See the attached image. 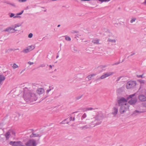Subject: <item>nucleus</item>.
Returning a JSON list of instances; mask_svg holds the SVG:
<instances>
[{
  "label": "nucleus",
  "mask_w": 146,
  "mask_h": 146,
  "mask_svg": "<svg viewBox=\"0 0 146 146\" xmlns=\"http://www.w3.org/2000/svg\"><path fill=\"white\" fill-rule=\"evenodd\" d=\"M137 83L136 81H130L127 82L126 88L127 89H130L134 88L136 85Z\"/></svg>",
  "instance_id": "nucleus-6"
},
{
  "label": "nucleus",
  "mask_w": 146,
  "mask_h": 146,
  "mask_svg": "<svg viewBox=\"0 0 146 146\" xmlns=\"http://www.w3.org/2000/svg\"><path fill=\"white\" fill-rule=\"evenodd\" d=\"M127 100L123 97L121 98L117 101L119 106H120L119 112L121 114L124 113L129 109V106L127 103Z\"/></svg>",
  "instance_id": "nucleus-2"
},
{
  "label": "nucleus",
  "mask_w": 146,
  "mask_h": 146,
  "mask_svg": "<svg viewBox=\"0 0 146 146\" xmlns=\"http://www.w3.org/2000/svg\"><path fill=\"white\" fill-rule=\"evenodd\" d=\"M10 14V17H13L14 18V17L15 16V14L13 13H11Z\"/></svg>",
  "instance_id": "nucleus-31"
},
{
  "label": "nucleus",
  "mask_w": 146,
  "mask_h": 146,
  "mask_svg": "<svg viewBox=\"0 0 146 146\" xmlns=\"http://www.w3.org/2000/svg\"><path fill=\"white\" fill-rule=\"evenodd\" d=\"M108 41L112 43H115L116 42V40L115 39H111L109 38L108 40Z\"/></svg>",
  "instance_id": "nucleus-25"
},
{
  "label": "nucleus",
  "mask_w": 146,
  "mask_h": 146,
  "mask_svg": "<svg viewBox=\"0 0 146 146\" xmlns=\"http://www.w3.org/2000/svg\"><path fill=\"white\" fill-rule=\"evenodd\" d=\"M83 95H82L80 96H77L75 98V100H78L80 99L82 97Z\"/></svg>",
  "instance_id": "nucleus-24"
},
{
  "label": "nucleus",
  "mask_w": 146,
  "mask_h": 146,
  "mask_svg": "<svg viewBox=\"0 0 146 146\" xmlns=\"http://www.w3.org/2000/svg\"><path fill=\"white\" fill-rule=\"evenodd\" d=\"M28 63L29 64V65H31L33 64H34V63L33 62H31L29 61L28 62Z\"/></svg>",
  "instance_id": "nucleus-40"
},
{
  "label": "nucleus",
  "mask_w": 146,
  "mask_h": 146,
  "mask_svg": "<svg viewBox=\"0 0 146 146\" xmlns=\"http://www.w3.org/2000/svg\"><path fill=\"white\" fill-rule=\"evenodd\" d=\"M18 67V65H17L16 64L14 63L13 66V69H15Z\"/></svg>",
  "instance_id": "nucleus-28"
},
{
  "label": "nucleus",
  "mask_w": 146,
  "mask_h": 146,
  "mask_svg": "<svg viewBox=\"0 0 146 146\" xmlns=\"http://www.w3.org/2000/svg\"><path fill=\"white\" fill-rule=\"evenodd\" d=\"M66 119H65V120H63L60 123L62 124H64L65 123H65V121L66 120Z\"/></svg>",
  "instance_id": "nucleus-39"
},
{
  "label": "nucleus",
  "mask_w": 146,
  "mask_h": 146,
  "mask_svg": "<svg viewBox=\"0 0 146 146\" xmlns=\"http://www.w3.org/2000/svg\"><path fill=\"white\" fill-rule=\"evenodd\" d=\"M100 40L99 39H93L92 41V42L94 44H99L100 43L99 42Z\"/></svg>",
  "instance_id": "nucleus-17"
},
{
  "label": "nucleus",
  "mask_w": 146,
  "mask_h": 146,
  "mask_svg": "<svg viewBox=\"0 0 146 146\" xmlns=\"http://www.w3.org/2000/svg\"><path fill=\"white\" fill-rule=\"evenodd\" d=\"M96 75L95 74H92L89 75H88L87 77V78H88V80H91V79L92 78V76H95Z\"/></svg>",
  "instance_id": "nucleus-23"
},
{
  "label": "nucleus",
  "mask_w": 146,
  "mask_h": 146,
  "mask_svg": "<svg viewBox=\"0 0 146 146\" xmlns=\"http://www.w3.org/2000/svg\"><path fill=\"white\" fill-rule=\"evenodd\" d=\"M143 74H142L141 75H137V77L139 78H143Z\"/></svg>",
  "instance_id": "nucleus-35"
},
{
  "label": "nucleus",
  "mask_w": 146,
  "mask_h": 146,
  "mask_svg": "<svg viewBox=\"0 0 146 146\" xmlns=\"http://www.w3.org/2000/svg\"><path fill=\"white\" fill-rule=\"evenodd\" d=\"M28 49L30 51H31L35 48V46H34L31 45L28 46L27 47Z\"/></svg>",
  "instance_id": "nucleus-20"
},
{
  "label": "nucleus",
  "mask_w": 146,
  "mask_h": 146,
  "mask_svg": "<svg viewBox=\"0 0 146 146\" xmlns=\"http://www.w3.org/2000/svg\"><path fill=\"white\" fill-rule=\"evenodd\" d=\"M65 39L66 40L68 41H70L71 40V38L69 36H66L65 37Z\"/></svg>",
  "instance_id": "nucleus-29"
},
{
  "label": "nucleus",
  "mask_w": 146,
  "mask_h": 146,
  "mask_svg": "<svg viewBox=\"0 0 146 146\" xmlns=\"http://www.w3.org/2000/svg\"><path fill=\"white\" fill-rule=\"evenodd\" d=\"M141 83H143V81H142L141 82Z\"/></svg>",
  "instance_id": "nucleus-58"
},
{
  "label": "nucleus",
  "mask_w": 146,
  "mask_h": 146,
  "mask_svg": "<svg viewBox=\"0 0 146 146\" xmlns=\"http://www.w3.org/2000/svg\"><path fill=\"white\" fill-rule=\"evenodd\" d=\"M44 11H46V10H45Z\"/></svg>",
  "instance_id": "nucleus-62"
},
{
  "label": "nucleus",
  "mask_w": 146,
  "mask_h": 146,
  "mask_svg": "<svg viewBox=\"0 0 146 146\" xmlns=\"http://www.w3.org/2000/svg\"><path fill=\"white\" fill-rule=\"evenodd\" d=\"M103 117L102 114L98 113L95 117L92 118L90 119V121L92 123H95L96 125H100L102 123L101 120Z\"/></svg>",
  "instance_id": "nucleus-3"
},
{
  "label": "nucleus",
  "mask_w": 146,
  "mask_h": 146,
  "mask_svg": "<svg viewBox=\"0 0 146 146\" xmlns=\"http://www.w3.org/2000/svg\"><path fill=\"white\" fill-rule=\"evenodd\" d=\"M90 127V126L88 125H86L82 127H80V128L82 130L83 129H85L88 128H89Z\"/></svg>",
  "instance_id": "nucleus-16"
},
{
  "label": "nucleus",
  "mask_w": 146,
  "mask_h": 146,
  "mask_svg": "<svg viewBox=\"0 0 146 146\" xmlns=\"http://www.w3.org/2000/svg\"><path fill=\"white\" fill-rule=\"evenodd\" d=\"M136 19V18H133L131 19L130 21V23H132L133 22H135Z\"/></svg>",
  "instance_id": "nucleus-30"
},
{
  "label": "nucleus",
  "mask_w": 146,
  "mask_h": 146,
  "mask_svg": "<svg viewBox=\"0 0 146 146\" xmlns=\"http://www.w3.org/2000/svg\"><path fill=\"white\" fill-rule=\"evenodd\" d=\"M86 117V114L85 113H84L81 117V119L83 120V119L85 118Z\"/></svg>",
  "instance_id": "nucleus-26"
},
{
  "label": "nucleus",
  "mask_w": 146,
  "mask_h": 146,
  "mask_svg": "<svg viewBox=\"0 0 146 146\" xmlns=\"http://www.w3.org/2000/svg\"><path fill=\"white\" fill-rule=\"evenodd\" d=\"M88 42V41L87 40H86L84 41L85 42Z\"/></svg>",
  "instance_id": "nucleus-59"
},
{
  "label": "nucleus",
  "mask_w": 146,
  "mask_h": 146,
  "mask_svg": "<svg viewBox=\"0 0 146 146\" xmlns=\"http://www.w3.org/2000/svg\"><path fill=\"white\" fill-rule=\"evenodd\" d=\"M26 146H36L37 143L35 140L30 139L25 143Z\"/></svg>",
  "instance_id": "nucleus-7"
},
{
  "label": "nucleus",
  "mask_w": 146,
  "mask_h": 146,
  "mask_svg": "<svg viewBox=\"0 0 146 146\" xmlns=\"http://www.w3.org/2000/svg\"><path fill=\"white\" fill-rule=\"evenodd\" d=\"M129 56H129L127 57V58H129Z\"/></svg>",
  "instance_id": "nucleus-60"
},
{
  "label": "nucleus",
  "mask_w": 146,
  "mask_h": 146,
  "mask_svg": "<svg viewBox=\"0 0 146 146\" xmlns=\"http://www.w3.org/2000/svg\"><path fill=\"white\" fill-rule=\"evenodd\" d=\"M23 90V98L26 101L33 102L37 100V97L36 96L32 91L29 90L27 88H24Z\"/></svg>",
  "instance_id": "nucleus-1"
},
{
  "label": "nucleus",
  "mask_w": 146,
  "mask_h": 146,
  "mask_svg": "<svg viewBox=\"0 0 146 146\" xmlns=\"http://www.w3.org/2000/svg\"><path fill=\"white\" fill-rule=\"evenodd\" d=\"M19 2H25L27 1V0H18Z\"/></svg>",
  "instance_id": "nucleus-37"
},
{
  "label": "nucleus",
  "mask_w": 146,
  "mask_h": 146,
  "mask_svg": "<svg viewBox=\"0 0 146 146\" xmlns=\"http://www.w3.org/2000/svg\"><path fill=\"white\" fill-rule=\"evenodd\" d=\"M113 74V72H108L102 75L100 78L97 79L96 80V81L99 80L100 79H103L107 77L112 75Z\"/></svg>",
  "instance_id": "nucleus-8"
},
{
  "label": "nucleus",
  "mask_w": 146,
  "mask_h": 146,
  "mask_svg": "<svg viewBox=\"0 0 146 146\" xmlns=\"http://www.w3.org/2000/svg\"><path fill=\"white\" fill-rule=\"evenodd\" d=\"M27 9H29L28 7H27Z\"/></svg>",
  "instance_id": "nucleus-61"
},
{
  "label": "nucleus",
  "mask_w": 146,
  "mask_h": 146,
  "mask_svg": "<svg viewBox=\"0 0 146 146\" xmlns=\"http://www.w3.org/2000/svg\"><path fill=\"white\" fill-rule=\"evenodd\" d=\"M122 77L121 76H120V77H118L117 78V79L116 80L117 81H119L120 79V78H121Z\"/></svg>",
  "instance_id": "nucleus-42"
},
{
  "label": "nucleus",
  "mask_w": 146,
  "mask_h": 146,
  "mask_svg": "<svg viewBox=\"0 0 146 146\" xmlns=\"http://www.w3.org/2000/svg\"><path fill=\"white\" fill-rule=\"evenodd\" d=\"M49 67L50 68V69H51L52 68V66L51 65H49Z\"/></svg>",
  "instance_id": "nucleus-45"
},
{
  "label": "nucleus",
  "mask_w": 146,
  "mask_h": 146,
  "mask_svg": "<svg viewBox=\"0 0 146 146\" xmlns=\"http://www.w3.org/2000/svg\"><path fill=\"white\" fill-rule=\"evenodd\" d=\"M124 61V59H123V60H122V62H123Z\"/></svg>",
  "instance_id": "nucleus-56"
},
{
  "label": "nucleus",
  "mask_w": 146,
  "mask_h": 146,
  "mask_svg": "<svg viewBox=\"0 0 146 146\" xmlns=\"http://www.w3.org/2000/svg\"><path fill=\"white\" fill-rule=\"evenodd\" d=\"M54 88V87L52 86H50L49 87V89L47 90L46 91V93H48L51 90H53Z\"/></svg>",
  "instance_id": "nucleus-21"
},
{
  "label": "nucleus",
  "mask_w": 146,
  "mask_h": 146,
  "mask_svg": "<svg viewBox=\"0 0 146 146\" xmlns=\"http://www.w3.org/2000/svg\"><path fill=\"white\" fill-rule=\"evenodd\" d=\"M9 144L12 146H26L23 145V143L21 141H12L10 142Z\"/></svg>",
  "instance_id": "nucleus-9"
},
{
  "label": "nucleus",
  "mask_w": 146,
  "mask_h": 146,
  "mask_svg": "<svg viewBox=\"0 0 146 146\" xmlns=\"http://www.w3.org/2000/svg\"><path fill=\"white\" fill-rule=\"evenodd\" d=\"M45 66V65L44 64H40V66H39V67H44Z\"/></svg>",
  "instance_id": "nucleus-36"
},
{
  "label": "nucleus",
  "mask_w": 146,
  "mask_h": 146,
  "mask_svg": "<svg viewBox=\"0 0 146 146\" xmlns=\"http://www.w3.org/2000/svg\"><path fill=\"white\" fill-rule=\"evenodd\" d=\"M135 95V94L130 95L129 96L127 97V99H126L127 100L131 98V99L128 102V103L131 105L135 104L137 102V99L136 97H134L133 98H132V97L134 96Z\"/></svg>",
  "instance_id": "nucleus-5"
},
{
  "label": "nucleus",
  "mask_w": 146,
  "mask_h": 146,
  "mask_svg": "<svg viewBox=\"0 0 146 146\" xmlns=\"http://www.w3.org/2000/svg\"><path fill=\"white\" fill-rule=\"evenodd\" d=\"M66 123L68 124L69 123V122H67Z\"/></svg>",
  "instance_id": "nucleus-57"
},
{
  "label": "nucleus",
  "mask_w": 146,
  "mask_h": 146,
  "mask_svg": "<svg viewBox=\"0 0 146 146\" xmlns=\"http://www.w3.org/2000/svg\"><path fill=\"white\" fill-rule=\"evenodd\" d=\"M7 3L8 4H10V5H12V6H14V7H15L16 6L14 4H13V3Z\"/></svg>",
  "instance_id": "nucleus-38"
},
{
  "label": "nucleus",
  "mask_w": 146,
  "mask_h": 146,
  "mask_svg": "<svg viewBox=\"0 0 146 146\" xmlns=\"http://www.w3.org/2000/svg\"><path fill=\"white\" fill-rule=\"evenodd\" d=\"M24 70H22V71L20 73L21 74L24 71Z\"/></svg>",
  "instance_id": "nucleus-51"
},
{
  "label": "nucleus",
  "mask_w": 146,
  "mask_h": 146,
  "mask_svg": "<svg viewBox=\"0 0 146 146\" xmlns=\"http://www.w3.org/2000/svg\"><path fill=\"white\" fill-rule=\"evenodd\" d=\"M119 63H120L119 62L116 63H115V64H113L112 65H117V64H119Z\"/></svg>",
  "instance_id": "nucleus-43"
},
{
  "label": "nucleus",
  "mask_w": 146,
  "mask_h": 146,
  "mask_svg": "<svg viewBox=\"0 0 146 146\" xmlns=\"http://www.w3.org/2000/svg\"><path fill=\"white\" fill-rule=\"evenodd\" d=\"M23 12H24V11L23 10H22V11H21V12H20V13H17V15H21L23 13Z\"/></svg>",
  "instance_id": "nucleus-32"
},
{
  "label": "nucleus",
  "mask_w": 146,
  "mask_h": 146,
  "mask_svg": "<svg viewBox=\"0 0 146 146\" xmlns=\"http://www.w3.org/2000/svg\"><path fill=\"white\" fill-rule=\"evenodd\" d=\"M33 36V34L31 33H30L28 37L29 38H31Z\"/></svg>",
  "instance_id": "nucleus-34"
},
{
  "label": "nucleus",
  "mask_w": 146,
  "mask_h": 146,
  "mask_svg": "<svg viewBox=\"0 0 146 146\" xmlns=\"http://www.w3.org/2000/svg\"><path fill=\"white\" fill-rule=\"evenodd\" d=\"M41 136V135L38 134H35L33 132H32V133L30 137H38L39 138L38 139V141H39L40 139V137Z\"/></svg>",
  "instance_id": "nucleus-15"
},
{
  "label": "nucleus",
  "mask_w": 146,
  "mask_h": 146,
  "mask_svg": "<svg viewBox=\"0 0 146 146\" xmlns=\"http://www.w3.org/2000/svg\"><path fill=\"white\" fill-rule=\"evenodd\" d=\"M11 50L14 51V49H11Z\"/></svg>",
  "instance_id": "nucleus-53"
},
{
  "label": "nucleus",
  "mask_w": 146,
  "mask_h": 146,
  "mask_svg": "<svg viewBox=\"0 0 146 146\" xmlns=\"http://www.w3.org/2000/svg\"><path fill=\"white\" fill-rule=\"evenodd\" d=\"M21 24L20 25H19V24H15V27H14V28H15L18 27H19L20 26H21Z\"/></svg>",
  "instance_id": "nucleus-33"
},
{
  "label": "nucleus",
  "mask_w": 146,
  "mask_h": 146,
  "mask_svg": "<svg viewBox=\"0 0 146 146\" xmlns=\"http://www.w3.org/2000/svg\"><path fill=\"white\" fill-rule=\"evenodd\" d=\"M98 109V108H86L85 109V111H86L87 110L89 111V110H97Z\"/></svg>",
  "instance_id": "nucleus-19"
},
{
  "label": "nucleus",
  "mask_w": 146,
  "mask_h": 146,
  "mask_svg": "<svg viewBox=\"0 0 146 146\" xmlns=\"http://www.w3.org/2000/svg\"><path fill=\"white\" fill-rule=\"evenodd\" d=\"M18 15H17L16 16H14V18H20L21 16H18Z\"/></svg>",
  "instance_id": "nucleus-41"
},
{
  "label": "nucleus",
  "mask_w": 146,
  "mask_h": 146,
  "mask_svg": "<svg viewBox=\"0 0 146 146\" xmlns=\"http://www.w3.org/2000/svg\"><path fill=\"white\" fill-rule=\"evenodd\" d=\"M143 3L146 5V0H145V1Z\"/></svg>",
  "instance_id": "nucleus-49"
},
{
  "label": "nucleus",
  "mask_w": 146,
  "mask_h": 146,
  "mask_svg": "<svg viewBox=\"0 0 146 146\" xmlns=\"http://www.w3.org/2000/svg\"><path fill=\"white\" fill-rule=\"evenodd\" d=\"M139 98L140 100L142 101H146V97L143 95L139 96Z\"/></svg>",
  "instance_id": "nucleus-14"
},
{
  "label": "nucleus",
  "mask_w": 146,
  "mask_h": 146,
  "mask_svg": "<svg viewBox=\"0 0 146 146\" xmlns=\"http://www.w3.org/2000/svg\"><path fill=\"white\" fill-rule=\"evenodd\" d=\"M60 25H58L57 27H60Z\"/></svg>",
  "instance_id": "nucleus-52"
},
{
  "label": "nucleus",
  "mask_w": 146,
  "mask_h": 146,
  "mask_svg": "<svg viewBox=\"0 0 146 146\" xmlns=\"http://www.w3.org/2000/svg\"><path fill=\"white\" fill-rule=\"evenodd\" d=\"M78 51L77 48L74 46L73 48V52H76Z\"/></svg>",
  "instance_id": "nucleus-27"
},
{
  "label": "nucleus",
  "mask_w": 146,
  "mask_h": 146,
  "mask_svg": "<svg viewBox=\"0 0 146 146\" xmlns=\"http://www.w3.org/2000/svg\"><path fill=\"white\" fill-rule=\"evenodd\" d=\"M5 76L3 74H0V85L2 84L3 81L5 80Z\"/></svg>",
  "instance_id": "nucleus-13"
},
{
  "label": "nucleus",
  "mask_w": 146,
  "mask_h": 146,
  "mask_svg": "<svg viewBox=\"0 0 146 146\" xmlns=\"http://www.w3.org/2000/svg\"><path fill=\"white\" fill-rule=\"evenodd\" d=\"M142 111H139L137 110H136L133 112V113L132 114V115H137L138 114H139V113H142Z\"/></svg>",
  "instance_id": "nucleus-18"
},
{
  "label": "nucleus",
  "mask_w": 146,
  "mask_h": 146,
  "mask_svg": "<svg viewBox=\"0 0 146 146\" xmlns=\"http://www.w3.org/2000/svg\"><path fill=\"white\" fill-rule=\"evenodd\" d=\"M17 31V30L15 29V28L8 27L4 30L3 31H7L9 33H14L15 31Z\"/></svg>",
  "instance_id": "nucleus-10"
},
{
  "label": "nucleus",
  "mask_w": 146,
  "mask_h": 146,
  "mask_svg": "<svg viewBox=\"0 0 146 146\" xmlns=\"http://www.w3.org/2000/svg\"><path fill=\"white\" fill-rule=\"evenodd\" d=\"M121 90V88H120L117 90V92H119V91L120 90Z\"/></svg>",
  "instance_id": "nucleus-46"
},
{
  "label": "nucleus",
  "mask_w": 146,
  "mask_h": 146,
  "mask_svg": "<svg viewBox=\"0 0 146 146\" xmlns=\"http://www.w3.org/2000/svg\"><path fill=\"white\" fill-rule=\"evenodd\" d=\"M57 55L56 56V58H57L59 57V55L58 54V53H57Z\"/></svg>",
  "instance_id": "nucleus-48"
},
{
  "label": "nucleus",
  "mask_w": 146,
  "mask_h": 146,
  "mask_svg": "<svg viewBox=\"0 0 146 146\" xmlns=\"http://www.w3.org/2000/svg\"><path fill=\"white\" fill-rule=\"evenodd\" d=\"M77 112H78V111H75V112H74L73 113H77Z\"/></svg>",
  "instance_id": "nucleus-55"
},
{
  "label": "nucleus",
  "mask_w": 146,
  "mask_h": 146,
  "mask_svg": "<svg viewBox=\"0 0 146 146\" xmlns=\"http://www.w3.org/2000/svg\"><path fill=\"white\" fill-rule=\"evenodd\" d=\"M36 92L38 94L40 95L44 93V89L42 88H40L37 89Z\"/></svg>",
  "instance_id": "nucleus-11"
},
{
  "label": "nucleus",
  "mask_w": 146,
  "mask_h": 146,
  "mask_svg": "<svg viewBox=\"0 0 146 146\" xmlns=\"http://www.w3.org/2000/svg\"><path fill=\"white\" fill-rule=\"evenodd\" d=\"M75 120V118L74 117L73 118V119L72 120L73 121H74V120Z\"/></svg>",
  "instance_id": "nucleus-54"
},
{
  "label": "nucleus",
  "mask_w": 146,
  "mask_h": 146,
  "mask_svg": "<svg viewBox=\"0 0 146 146\" xmlns=\"http://www.w3.org/2000/svg\"><path fill=\"white\" fill-rule=\"evenodd\" d=\"M118 108L116 107H114L112 109V113L113 115H115L118 113Z\"/></svg>",
  "instance_id": "nucleus-12"
},
{
  "label": "nucleus",
  "mask_w": 146,
  "mask_h": 146,
  "mask_svg": "<svg viewBox=\"0 0 146 146\" xmlns=\"http://www.w3.org/2000/svg\"><path fill=\"white\" fill-rule=\"evenodd\" d=\"M19 48H17V49H14V50H19Z\"/></svg>",
  "instance_id": "nucleus-50"
},
{
  "label": "nucleus",
  "mask_w": 146,
  "mask_h": 146,
  "mask_svg": "<svg viewBox=\"0 0 146 146\" xmlns=\"http://www.w3.org/2000/svg\"><path fill=\"white\" fill-rule=\"evenodd\" d=\"M6 141H8L11 138H14L15 136V133L12 130H9L5 134Z\"/></svg>",
  "instance_id": "nucleus-4"
},
{
  "label": "nucleus",
  "mask_w": 146,
  "mask_h": 146,
  "mask_svg": "<svg viewBox=\"0 0 146 146\" xmlns=\"http://www.w3.org/2000/svg\"><path fill=\"white\" fill-rule=\"evenodd\" d=\"M69 119H70V121L72 120V117H70V118Z\"/></svg>",
  "instance_id": "nucleus-47"
},
{
  "label": "nucleus",
  "mask_w": 146,
  "mask_h": 146,
  "mask_svg": "<svg viewBox=\"0 0 146 146\" xmlns=\"http://www.w3.org/2000/svg\"><path fill=\"white\" fill-rule=\"evenodd\" d=\"M135 54V53H133L132 54H131L130 55V56H132L133 55Z\"/></svg>",
  "instance_id": "nucleus-44"
},
{
  "label": "nucleus",
  "mask_w": 146,
  "mask_h": 146,
  "mask_svg": "<svg viewBox=\"0 0 146 146\" xmlns=\"http://www.w3.org/2000/svg\"><path fill=\"white\" fill-rule=\"evenodd\" d=\"M30 51L29 49L27 48V49H24L22 51H21L22 52H23L25 53H27Z\"/></svg>",
  "instance_id": "nucleus-22"
}]
</instances>
